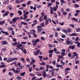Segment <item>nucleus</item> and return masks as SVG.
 Listing matches in <instances>:
<instances>
[{"label":"nucleus","mask_w":80,"mask_h":80,"mask_svg":"<svg viewBox=\"0 0 80 80\" xmlns=\"http://www.w3.org/2000/svg\"><path fill=\"white\" fill-rule=\"evenodd\" d=\"M17 78L18 80H21V79H22L21 78V77H20L19 76L17 77Z\"/></svg>","instance_id":"nucleus-53"},{"label":"nucleus","mask_w":80,"mask_h":80,"mask_svg":"<svg viewBox=\"0 0 80 80\" xmlns=\"http://www.w3.org/2000/svg\"><path fill=\"white\" fill-rule=\"evenodd\" d=\"M28 14H29V12H27L25 13L24 14V15H28Z\"/></svg>","instance_id":"nucleus-60"},{"label":"nucleus","mask_w":80,"mask_h":80,"mask_svg":"<svg viewBox=\"0 0 80 80\" xmlns=\"http://www.w3.org/2000/svg\"><path fill=\"white\" fill-rule=\"evenodd\" d=\"M57 9L56 8H55V7H53V10H54V12H56L57 11Z\"/></svg>","instance_id":"nucleus-57"},{"label":"nucleus","mask_w":80,"mask_h":80,"mask_svg":"<svg viewBox=\"0 0 80 80\" xmlns=\"http://www.w3.org/2000/svg\"><path fill=\"white\" fill-rule=\"evenodd\" d=\"M1 67H5V63L4 62H2L1 63Z\"/></svg>","instance_id":"nucleus-8"},{"label":"nucleus","mask_w":80,"mask_h":80,"mask_svg":"<svg viewBox=\"0 0 80 80\" xmlns=\"http://www.w3.org/2000/svg\"><path fill=\"white\" fill-rule=\"evenodd\" d=\"M1 32L2 33H4V34H5L6 35H9V34H8V33L7 32H6V31H3V30L1 31Z\"/></svg>","instance_id":"nucleus-6"},{"label":"nucleus","mask_w":80,"mask_h":80,"mask_svg":"<svg viewBox=\"0 0 80 80\" xmlns=\"http://www.w3.org/2000/svg\"><path fill=\"white\" fill-rule=\"evenodd\" d=\"M17 60V58H9L7 60V63H10V62H12V61Z\"/></svg>","instance_id":"nucleus-1"},{"label":"nucleus","mask_w":80,"mask_h":80,"mask_svg":"<svg viewBox=\"0 0 80 80\" xmlns=\"http://www.w3.org/2000/svg\"><path fill=\"white\" fill-rule=\"evenodd\" d=\"M11 33L12 35H15V32H14V31L12 30L11 31Z\"/></svg>","instance_id":"nucleus-40"},{"label":"nucleus","mask_w":80,"mask_h":80,"mask_svg":"<svg viewBox=\"0 0 80 80\" xmlns=\"http://www.w3.org/2000/svg\"><path fill=\"white\" fill-rule=\"evenodd\" d=\"M48 23H49V22H48V21L47 20H45V25H48Z\"/></svg>","instance_id":"nucleus-13"},{"label":"nucleus","mask_w":80,"mask_h":80,"mask_svg":"<svg viewBox=\"0 0 80 80\" xmlns=\"http://www.w3.org/2000/svg\"><path fill=\"white\" fill-rule=\"evenodd\" d=\"M57 31H60V30H61V28L60 27H58L57 28Z\"/></svg>","instance_id":"nucleus-42"},{"label":"nucleus","mask_w":80,"mask_h":80,"mask_svg":"<svg viewBox=\"0 0 80 80\" xmlns=\"http://www.w3.org/2000/svg\"><path fill=\"white\" fill-rule=\"evenodd\" d=\"M18 19V18H14L12 19V22H13V23H15L16 22H17V20Z\"/></svg>","instance_id":"nucleus-5"},{"label":"nucleus","mask_w":80,"mask_h":80,"mask_svg":"<svg viewBox=\"0 0 80 80\" xmlns=\"http://www.w3.org/2000/svg\"><path fill=\"white\" fill-rule=\"evenodd\" d=\"M40 42V40L38 39H33L32 41V43H35V44H37V43H38Z\"/></svg>","instance_id":"nucleus-3"},{"label":"nucleus","mask_w":80,"mask_h":80,"mask_svg":"<svg viewBox=\"0 0 80 80\" xmlns=\"http://www.w3.org/2000/svg\"><path fill=\"white\" fill-rule=\"evenodd\" d=\"M13 15H14V14H13V13H10V17H12V16H13Z\"/></svg>","instance_id":"nucleus-51"},{"label":"nucleus","mask_w":80,"mask_h":80,"mask_svg":"<svg viewBox=\"0 0 80 80\" xmlns=\"http://www.w3.org/2000/svg\"><path fill=\"white\" fill-rule=\"evenodd\" d=\"M53 14L54 15V17L57 18V14L55 12L53 13Z\"/></svg>","instance_id":"nucleus-39"},{"label":"nucleus","mask_w":80,"mask_h":80,"mask_svg":"<svg viewBox=\"0 0 80 80\" xmlns=\"http://www.w3.org/2000/svg\"><path fill=\"white\" fill-rule=\"evenodd\" d=\"M67 32H68V33H70L72 31V29L70 28H68L67 29Z\"/></svg>","instance_id":"nucleus-10"},{"label":"nucleus","mask_w":80,"mask_h":80,"mask_svg":"<svg viewBox=\"0 0 80 80\" xmlns=\"http://www.w3.org/2000/svg\"><path fill=\"white\" fill-rule=\"evenodd\" d=\"M28 34L29 35H30V34H31V35H33V34L34 33V32H32V31L29 32H28Z\"/></svg>","instance_id":"nucleus-25"},{"label":"nucleus","mask_w":80,"mask_h":80,"mask_svg":"<svg viewBox=\"0 0 80 80\" xmlns=\"http://www.w3.org/2000/svg\"><path fill=\"white\" fill-rule=\"evenodd\" d=\"M74 43H75L76 44H77V46L78 47H80V43L78 42H74Z\"/></svg>","instance_id":"nucleus-9"},{"label":"nucleus","mask_w":80,"mask_h":80,"mask_svg":"<svg viewBox=\"0 0 80 80\" xmlns=\"http://www.w3.org/2000/svg\"><path fill=\"white\" fill-rule=\"evenodd\" d=\"M38 54L39 53H38V52H37L36 51L34 52V55L37 56L38 55Z\"/></svg>","instance_id":"nucleus-20"},{"label":"nucleus","mask_w":80,"mask_h":80,"mask_svg":"<svg viewBox=\"0 0 80 80\" xmlns=\"http://www.w3.org/2000/svg\"><path fill=\"white\" fill-rule=\"evenodd\" d=\"M29 76L31 77H34V76H35V74H33V73H30L29 74Z\"/></svg>","instance_id":"nucleus-14"},{"label":"nucleus","mask_w":80,"mask_h":80,"mask_svg":"<svg viewBox=\"0 0 80 80\" xmlns=\"http://www.w3.org/2000/svg\"><path fill=\"white\" fill-rule=\"evenodd\" d=\"M61 63L62 64V65H63V66H64L65 65V62H63L62 60H61Z\"/></svg>","instance_id":"nucleus-19"},{"label":"nucleus","mask_w":80,"mask_h":80,"mask_svg":"<svg viewBox=\"0 0 80 80\" xmlns=\"http://www.w3.org/2000/svg\"><path fill=\"white\" fill-rule=\"evenodd\" d=\"M69 48H71L72 49H74V48H75V46H69Z\"/></svg>","instance_id":"nucleus-16"},{"label":"nucleus","mask_w":80,"mask_h":80,"mask_svg":"<svg viewBox=\"0 0 80 80\" xmlns=\"http://www.w3.org/2000/svg\"><path fill=\"white\" fill-rule=\"evenodd\" d=\"M39 70H44V67L41 66L39 68Z\"/></svg>","instance_id":"nucleus-27"},{"label":"nucleus","mask_w":80,"mask_h":80,"mask_svg":"<svg viewBox=\"0 0 80 80\" xmlns=\"http://www.w3.org/2000/svg\"><path fill=\"white\" fill-rule=\"evenodd\" d=\"M48 45L49 47H52V48H53V47H55V46L54 45H53V46L51 44H48Z\"/></svg>","instance_id":"nucleus-22"},{"label":"nucleus","mask_w":80,"mask_h":80,"mask_svg":"<svg viewBox=\"0 0 80 80\" xmlns=\"http://www.w3.org/2000/svg\"><path fill=\"white\" fill-rule=\"evenodd\" d=\"M48 52L49 53H52L53 52V50H50L48 51Z\"/></svg>","instance_id":"nucleus-32"},{"label":"nucleus","mask_w":80,"mask_h":80,"mask_svg":"<svg viewBox=\"0 0 80 80\" xmlns=\"http://www.w3.org/2000/svg\"><path fill=\"white\" fill-rule=\"evenodd\" d=\"M49 73H53V72H55V70H54V68L50 70L49 71Z\"/></svg>","instance_id":"nucleus-11"},{"label":"nucleus","mask_w":80,"mask_h":80,"mask_svg":"<svg viewBox=\"0 0 80 80\" xmlns=\"http://www.w3.org/2000/svg\"><path fill=\"white\" fill-rule=\"evenodd\" d=\"M33 22L35 23V25H36L37 23V20H35L33 21Z\"/></svg>","instance_id":"nucleus-49"},{"label":"nucleus","mask_w":80,"mask_h":80,"mask_svg":"<svg viewBox=\"0 0 80 80\" xmlns=\"http://www.w3.org/2000/svg\"><path fill=\"white\" fill-rule=\"evenodd\" d=\"M52 64L55 65V64L56 63V61L55 60H54L52 61Z\"/></svg>","instance_id":"nucleus-48"},{"label":"nucleus","mask_w":80,"mask_h":80,"mask_svg":"<svg viewBox=\"0 0 80 80\" xmlns=\"http://www.w3.org/2000/svg\"><path fill=\"white\" fill-rule=\"evenodd\" d=\"M70 35L71 37H72V36H77V34L73 33L72 34H71Z\"/></svg>","instance_id":"nucleus-12"},{"label":"nucleus","mask_w":80,"mask_h":80,"mask_svg":"<svg viewBox=\"0 0 80 80\" xmlns=\"http://www.w3.org/2000/svg\"><path fill=\"white\" fill-rule=\"evenodd\" d=\"M70 9L69 8H68L66 9V12H69L70 11Z\"/></svg>","instance_id":"nucleus-63"},{"label":"nucleus","mask_w":80,"mask_h":80,"mask_svg":"<svg viewBox=\"0 0 80 80\" xmlns=\"http://www.w3.org/2000/svg\"><path fill=\"white\" fill-rule=\"evenodd\" d=\"M18 12L19 13V15H22V12L21 11H18Z\"/></svg>","instance_id":"nucleus-21"},{"label":"nucleus","mask_w":80,"mask_h":80,"mask_svg":"<svg viewBox=\"0 0 80 80\" xmlns=\"http://www.w3.org/2000/svg\"><path fill=\"white\" fill-rule=\"evenodd\" d=\"M67 14V12H65L63 11L62 12V15H66Z\"/></svg>","instance_id":"nucleus-37"},{"label":"nucleus","mask_w":80,"mask_h":80,"mask_svg":"<svg viewBox=\"0 0 80 80\" xmlns=\"http://www.w3.org/2000/svg\"><path fill=\"white\" fill-rule=\"evenodd\" d=\"M59 24L60 25H62V26H63V25H64V22H59Z\"/></svg>","instance_id":"nucleus-31"},{"label":"nucleus","mask_w":80,"mask_h":80,"mask_svg":"<svg viewBox=\"0 0 80 80\" xmlns=\"http://www.w3.org/2000/svg\"><path fill=\"white\" fill-rule=\"evenodd\" d=\"M44 25L45 23L44 22H42L40 24V25L41 26V27H43L45 26Z\"/></svg>","instance_id":"nucleus-38"},{"label":"nucleus","mask_w":80,"mask_h":80,"mask_svg":"<svg viewBox=\"0 0 80 80\" xmlns=\"http://www.w3.org/2000/svg\"><path fill=\"white\" fill-rule=\"evenodd\" d=\"M72 20H74V21H76L77 22L78 21V19L75 18H72Z\"/></svg>","instance_id":"nucleus-18"},{"label":"nucleus","mask_w":80,"mask_h":80,"mask_svg":"<svg viewBox=\"0 0 80 80\" xmlns=\"http://www.w3.org/2000/svg\"><path fill=\"white\" fill-rule=\"evenodd\" d=\"M40 65H46V64H45V63L44 62H41L40 64Z\"/></svg>","instance_id":"nucleus-43"},{"label":"nucleus","mask_w":80,"mask_h":80,"mask_svg":"<svg viewBox=\"0 0 80 80\" xmlns=\"http://www.w3.org/2000/svg\"><path fill=\"white\" fill-rule=\"evenodd\" d=\"M25 72H24L22 73H21L20 74L21 76H23V75H25Z\"/></svg>","instance_id":"nucleus-47"},{"label":"nucleus","mask_w":80,"mask_h":80,"mask_svg":"<svg viewBox=\"0 0 80 80\" xmlns=\"http://www.w3.org/2000/svg\"><path fill=\"white\" fill-rule=\"evenodd\" d=\"M76 64H77V63H79V60H76L75 61Z\"/></svg>","instance_id":"nucleus-61"},{"label":"nucleus","mask_w":80,"mask_h":80,"mask_svg":"<svg viewBox=\"0 0 80 80\" xmlns=\"http://www.w3.org/2000/svg\"><path fill=\"white\" fill-rule=\"evenodd\" d=\"M2 43L3 44V45H7L8 44V43L6 41H3L2 42Z\"/></svg>","instance_id":"nucleus-17"},{"label":"nucleus","mask_w":80,"mask_h":80,"mask_svg":"<svg viewBox=\"0 0 80 80\" xmlns=\"http://www.w3.org/2000/svg\"><path fill=\"white\" fill-rule=\"evenodd\" d=\"M68 71L65 69V75H67V73H68V72H67Z\"/></svg>","instance_id":"nucleus-44"},{"label":"nucleus","mask_w":80,"mask_h":80,"mask_svg":"<svg viewBox=\"0 0 80 80\" xmlns=\"http://www.w3.org/2000/svg\"><path fill=\"white\" fill-rule=\"evenodd\" d=\"M37 29H42V27L40 26H38L37 27Z\"/></svg>","instance_id":"nucleus-45"},{"label":"nucleus","mask_w":80,"mask_h":80,"mask_svg":"<svg viewBox=\"0 0 80 80\" xmlns=\"http://www.w3.org/2000/svg\"><path fill=\"white\" fill-rule=\"evenodd\" d=\"M16 3H19L20 2H19V0H16L15 1Z\"/></svg>","instance_id":"nucleus-59"},{"label":"nucleus","mask_w":80,"mask_h":80,"mask_svg":"<svg viewBox=\"0 0 80 80\" xmlns=\"http://www.w3.org/2000/svg\"><path fill=\"white\" fill-rule=\"evenodd\" d=\"M8 13H9V12L8 11L5 13L3 14V17H5V16H7L8 15Z\"/></svg>","instance_id":"nucleus-7"},{"label":"nucleus","mask_w":80,"mask_h":80,"mask_svg":"<svg viewBox=\"0 0 80 80\" xmlns=\"http://www.w3.org/2000/svg\"><path fill=\"white\" fill-rule=\"evenodd\" d=\"M76 32H80V28H78L76 29Z\"/></svg>","instance_id":"nucleus-23"},{"label":"nucleus","mask_w":80,"mask_h":80,"mask_svg":"<svg viewBox=\"0 0 80 80\" xmlns=\"http://www.w3.org/2000/svg\"><path fill=\"white\" fill-rule=\"evenodd\" d=\"M63 32H64V33H67V31L66 29H63Z\"/></svg>","instance_id":"nucleus-35"},{"label":"nucleus","mask_w":80,"mask_h":80,"mask_svg":"<svg viewBox=\"0 0 80 80\" xmlns=\"http://www.w3.org/2000/svg\"><path fill=\"white\" fill-rule=\"evenodd\" d=\"M55 37H58V33L57 32H55Z\"/></svg>","instance_id":"nucleus-33"},{"label":"nucleus","mask_w":80,"mask_h":80,"mask_svg":"<svg viewBox=\"0 0 80 80\" xmlns=\"http://www.w3.org/2000/svg\"><path fill=\"white\" fill-rule=\"evenodd\" d=\"M39 21H40V22H42V20H43V18L42 17H40L39 18Z\"/></svg>","instance_id":"nucleus-54"},{"label":"nucleus","mask_w":80,"mask_h":80,"mask_svg":"<svg viewBox=\"0 0 80 80\" xmlns=\"http://www.w3.org/2000/svg\"><path fill=\"white\" fill-rule=\"evenodd\" d=\"M48 21H49V22H51V19L49 18H48L47 19H46Z\"/></svg>","instance_id":"nucleus-34"},{"label":"nucleus","mask_w":80,"mask_h":80,"mask_svg":"<svg viewBox=\"0 0 80 80\" xmlns=\"http://www.w3.org/2000/svg\"><path fill=\"white\" fill-rule=\"evenodd\" d=\"M72 54H71V53H69L68 54V56L69 57H70H70H72V56H71Z\"/></svg>","instance_id":"nucleus-41"},{"label":"nucleus","mask_w":80,"mask_h":80,"mask_svg":"<svg viewBox=\"0 0 80 80\" xmlns=\"http://www.w3.org/2000/svg\"><path fill=\"white\" fill-rule=\"evenodd\" d=\"M60 2L62 3H65V1H64V0H61Z\"/></svg>","instance_id":"nucleus-46"},{"label":"nucleus","mask_w":80,"mask_h":80,"mask_svg":"<svg viewBox=\"0 0 80 80\" xmlns=\"http://www.w3.org/2000/svg\"><path fill=\"white\" fill-rule=\"evenodd\" d=\"M47 15H45L43 17V20H46L47 19Z\"/></svg>","instance_id":"nucleus-24"},{"label":"nucleus","mask_w":80,"mask_h":80,"mask_svg":"<svg viewBox=\"0 0 80 80\" xmlns=\"http://www.w3.org/2000/svg\"><path fill=\"white\" fill-rule=\"evenodd\" d=\"M23 16L24 17L23 18V20H25V19H27V18L28 16L23 14Z\"/></svg>","instance_id":"nucleus-15"},{"label":"nucleus","mask_w":80,"mask_h":80,"mask_svg":"<svg viewBox=\"0 0 80 80\" xmlns=\"http://www.w3.org/2000/svg\"><path fill=\"white\" fill-rule=\"evenodd\" d=\"M61 55H62V57H63V56H64V55H65V53H64V52H61Z\"/></svg>","instance_id":"nucleus-50"},{"label":"nucleus","mask_w":80,"mask_h":80,"mask_svg":"<svg viewBox=\"0 0 80 80\" xmlns=\"http://www.w3.org/2000/svg\"><path fill=\"white\" fill-rule=\"evenodd\" d=\"M13 29L12 28L9 27L8 28V30L9 31H11Z\"/></svg>","instance_id":"nucleus-30"},{"label":"nucleus","mask_w":80,"mask_h":80,"mask_svg":"<svg viewBox=\"0 0 80 80\" xmlns=\"http://www.w3.org/2000/svg\"><path fill=\"white\" fill-rule=\"evenodd\" d=\"M73 55H72V57H71L70 58H75V60H77L78 58V54L76 52H73Z\"/></svg>","instance_id":"nucleus-2"},{"label":"nucleus","mask_w":80,"mask_h":80,"mask_svg":"<svg viewBox=\"0 0 80 80\" xmlns=\"http://www.w3.org/2000/svg\"><path fill=\"white\" fill-rule=\"evenodd\" d=\"M51 2H52V3H55V2L56 1V0H51Z\"/></svg>","instance_id":"nucleus-55"},{"label":"nucleus","mask_w":80,"mask_h":80,"mask_svg":"<svg viewBox=\"0 0 80 80\" xmlns=\"http://www.w3.org/2000/svg\"><path fill=\"white\" fill-rule=\"evenodd\" d=\"M25 22H23V21H21L20 23L21 25H24Z\"/></svg>","instance_id":"nucleus-52"},{"label":"nucleus","mask_w":80,"mask_h":80,"mask_svg":"<svg viewBox=\"0 0 80 80\" xmlns=\"http://www.w3.org/2000/svg\"><path fill=\"white\" fill-rule=\"evenodd\" d=\"M42 29H38V33H40L41 32Z\"/></svg>","instance_id":"nucleus-64"},{"label":"nucleus","mask_w":80,"mask_h":80,"mask_svg":"<svg viewBox=\"0 0 80 80\" xmlns=\"http://www.w3.org/2000/svg\"><path fill=\"white\" fill-rule=\"evenodd\" d=\"M61 37H62V38H65L66 37V36L64 34H63L62 36Z\"/></svg>","instance_id":"nucleus-58"},{"label":"nucleus","mask_w":80,"mask_h":80,"mask_svg":"<svg viewBox=\"0 0 80 80\" xmlns=\"http://www.w3.org/2000/svg\"><path fill=\"white\" fill-rule=\"evenodd\" d=\"M30 60L31 61V62L30 63V64L32 65H33V63H35V62L36 61L35 60V59L32 58H31Z\"/></svg>","instance_id":"nucleus-4"},{"label":"nucleus","mask_w":80,"mask_h":80,"mask_svg":"<svg viewBox=\"0 0 80 80\" xmlns=\"http://www.w3.org/2000/svg\"><path fill=\"white\" fill-rule=\"evenodd\" d=\"M49 68H50L51 69H53V68H53V66H49Z\"/></svg>","instance_id":"nucleus-56"},{"label":"nucleus","mask_w":80,"mask_h":80,"mask_svg":"<svg viewBox=\"0 0 80 80\" xmlns=\"http://www.w3.org/2000/svg\"><path fill=\"white\" fill-rule=\"evenodd\" d=\"M7 8H8V10H11L12 9V8L11 6H8Z\"/></svg>","instance_id":"nucleus-26"},{"label":"nucleus","mask_w":80,"mask_h":80,"mask_svg":"<svg viewBox=\"0 0 80 80\" xmlns=\"http://www.w3.org/2000/svg\"><path fill=\"white\" fill-rule=\"evenodd\" d=\"M47 4L48 5V7H50L51 5H52V3H48Z\"/></svg>","instance_id":"nucleus-28"},{"label":"nucleus","mask_w":80,"mask_h":80,"mask_svg":"<svg viewBox=\"0 0 80 80\" xmlns=\"http://www.w3.org/2000/svg\"><path fill=\"white\" fill-rule=\"evenodd\" d=\"M76 13H80V10H77L76 11Z\"/></svg>","instance_id":"nucleus-62"},{"label":"nucleus","mask_w":80,"mask_h":80,"mask_svg":"<svg viewBox=\"0 0 80 80\" xmlns=\"http://www.w3.org/2000/svg\"><path fill=\"white\" fill-rule=\"evenodd\" d=\"M73 41H69V44H70V45H72L73 44Z\"/></svg>","instance_id":"nucleus-36"},{"label":"nucleus","mask_w":80,"mask_h":80,"mask_svg":"<svg viewBox=\"0 0 80 80\" xmlns=\"http://www.w3.org/2000/svg\"><path fill=\"white\" fill-rule=\"evenodd\" d=\"M43 77L44 78H45L47 77V75L46 74V72H44L43 73Z\"/></svg>","instance_id":"nucleus-29"}]
</instances>
